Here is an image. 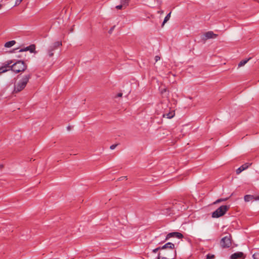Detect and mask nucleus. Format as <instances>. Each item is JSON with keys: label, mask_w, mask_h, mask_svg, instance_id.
I'll use <instances>...</instances> for the list:
<instances>
[{"label": "nucleus", "mask_w": 259, "mask_h": 259, "mask_svg": "<svg viewBox=\"0 0 259 259\" xmlns=\"http://www.w3.org/2000/svg\"><path fill=\"white\" fill-rule=\"evenodd\" d=\"M229 208L227 205H222L212 213V217L218 218L224 215Z\"/></svg>", "instance_id": "nucleus-3"}, {"label": "nucleus", "mask_w": 259, "mask_h": 259, "mask_svg": "<svg viewBox=\"0 0 259 259\" xmlns=\"http://www.w3.org/2000/svg\"><path fill=\"white\" fill-rule=\"evenodd\" d=\"M180 204H176L173 208H175V209H178V210H181V211H183V210H185L186 208H187V206H184L183 205L182 206H180Z\"/></svg>", "instance_id": "nucleus-14"}, {"label": "nucleus", "mask_w": 259, "mask_h": 259, "mask_svg": "<svg viewBox=\"0 0 259 259\" xmlns=\"http://www.w3.org/2000/svg\"><path fill=\"white\" fill-rule=\"evenodd\" d=\"M22 1V0H16L15 4V6L19 5L21 2Z\"/></svg>", "instance_id": "nucleus-27"}, {"label": "nucleus", "mask_w": 259, "mask_h": 259, "mask_svg": "<svg viewBox=\"0 0 259 259\" xmlns=\"http://www.w3.org/2000/svg\"><path fill=\"white\" fill-rule=\"evenodd\" d=\"M243 253L242 252H237L232 254L231 256V259H237L243 257Z\"/></svg>", "instance_id": "nucleus-11"}, {"label": "nucleus", "mask_w": 259, "mask_h": 259, "mask_svg": "<svg viewBox=\"0 0 259 259\" xmlns=\"http://www.w3.org/2000/svg\"><path fill=\"white\" fill-rule=\"evenodd\" d=\"M62 45V42L61 41H58L53 43L51 46H50V48L48 49L49 50H52L54 51L56 50L58 47Z\"/></svg>", "instance_id": "nucleus-13"}, {"label": "nucleus", "mask_w": 259, "mask_h": 259, "mask_svg": "<svg viewBox=\"0 0 259 259\" xmlns=\"http://www.w3.org/2000/svg\"><path fill=\"white\" fill-rule=\"evenodd\" d=\"M161 250V247H158L156 248H155L153 250V252L156 253L158 250Z\"/></svg>", "instance_id": "nucleus-26"}, {"label": "nucleus", "mask_w": 259, "mask_h": 259, "mask_svg": "<svg viewBox=\"0 0 259 259\" xmlns=\"http://www.w3.org/2000/svg\"><path fill=\"white\" fill-rule=\"evenodd\" d=\"M35 49V47L34 45H30L28 47H26L24 49H21L19 52H25V51H29L30 53H33Z\"/></svg>", "instance_id": "nucleus-9"}, {"label": "nucleus", "mask_w": 259, "mask_h": 259, "mask_svg": "<svg viewBox=\"0 0 259 259\" xmlns=\"http://www.w3.org/2000/svg\"><path fill=\"white\" fill-rule=\"evenodd\" d=\"M3 167V165H0V168H2Z\"/></svg>", "instance_id": "nucleus-38"}, {"label": "nucleus", "mask_w": 259, "mask_h": 259, "mask_svg": "<svg viewBox=\"0 0 259 259\" xmlns=\"http://www.w3.org/2000/svg\"><path fill=\"white\" fill-rule=\"evenodd\" d=\"M6 68L7 66H2L0 67V74L8 71Z\"/></svg>", "instance_id": "nucleus-20"}, {"label": "nucleus", "mask_w": 259, "mask_h": 259, "mask_svg": "<svg viewBox=\"0 0 259 259\" xmlns=\"http://www.w3.org/2000/svg\"><path fill=\"white\" fill-rule=\"evenodd\" d=\"M130 0H121V4H123V5H124L125 6H127L128 5V2H129Z\"/></svg>", "instance_id": "nucleus-22"}, {"label": "nucleus", "mask_w": 259, "mask_h": 259, "mask_svg": "<svg viewBox=\"0 0 259 259\" xmlns=\"http://www.w3.org/2000/svg\"><path fill=\"white\" fill-rule=\"evenodd\" d=\"M124 179H127V177L126 176L121 177L118 179L119 181H122Z\"/></svg>", "instance_id": "nucleus-30"}, {"label": "nucleus", "mask_w": 259, "mask_h": 259, "mask_svg": "<svg viewBox=\"0 0 259 259\" xmlns=\"http://www.w3.org/2000/svg\"><path fill=\"white\" fill-rule=\"evenodd\" d=\"M126 7V6H125L123 4H121V5H118V6H116V8L117 9H122L123 8H125Z\"/></svg>", "instance_id": "nucleus-21"}, {"label": "nucleus", "mask_w": 259, "mask_h": 259, "mask_svg": "<svg viewBox=\"0 0 259 259\" xmlns=\"http://www.w3.org/2000/svg\"><path fill=\"white\" fill-rule=\"evenodd\" d=\"M255 254H254L252 255L253 258L254 259H257V258H256V257H255Z\"/></svg>", "instance_id": "nucleus-34"}, {"label": "nucleus", "mask_w": 259, "mask_h": 259, "mask_svg": "<svg viewBox=\"0 0 259 259\" xmlns=\"http://www.w3.org/2000/svg\"><path fill=\"white\" fill-rule=\"evenodd\" d=\"M221 243L223 247H229L231 245L230 236L223 237L221 240Z\"/></svg>", "instance_id": "nucleus-6"}, {"label": "nucleus", "mask_w": 259, "mask_h": 259, "mask_svg": "<svg viewBox=\"0 0 259 259\" xmlns=\"http://www.w3.org/2000/svg\"><path fill=\"white\" fill-rule=\"evenodd\" d=\"M16 44L15 40H11L5 43V47L6 48H11Z\"/></svg>", "instance_id": "nucleus-16"}, {"label": "nucleus", "mask_w": 259, "mask_h": 259, "mask_svg": "<svg viewBox=\"0 0 259 259\" xmlns=\"http://www.w3.org/2000/svg\"><path fill=\"white\" fill-rule=\"evenodd\" d=\"M122 96V93H118L117 95V97H120Z\"/></svg>", "instance_id": "nucleus-32"}, {"label": "nucleus", "mask_w": 259, "mask_h": 259, "mask_svg": "<svg viewBox=\"0 0 259 259\" xmlns=\"http://www.w3.org/2000/svg\"><path fill=\"white\" fill-rule=\"evenodd\" d=\"M183 235L182 234L179 233V232H172L168 233L165 238V240H166L168 239H169L171 237H175L179 239L183 238Z\"/></svg>", "instance_id": "nucleus-7"}, {"label": "nucleus", "mask_w": 259, "mask_h": 259, "mask_svg": "<svg viewBox=\"0 0 259 259\" xmlns=\"http://www.w3.org/2000/svg\"><path fill=\"white\" fill-rule=\"evenodd\" d=\"M214 255L212 254H207L206 256V259H213Z\"/></svg>", "instance_id": "nucleus-25"}, {"label": "nucleus", "mask_w": 259, "mask_h": 259, "mask_svg": "<svg viewBox=\"0 0 259 259\" xmlns=\"http://www.w3.org/2000/svg\"><path fill=\"white\" fill-rule=\"evenodd\" d=\"M173 211H174V210H172L171 208H166L165 210H163V214H165V215H169Z\"/></svg>", "instance_id": "nucleus-17"}, {"label": "nucleus", "mask_w": 259, "mask_h": 259, "mask_svg": "<svg viewBox=\"0 0 259 259\" xmlns=\"http://www.w3.org/2000/svg\"><path fill=\"white\" fill-rule=\"evenodd\" d=\"M157 12H158V13L162 14H163L164 13V11H162V10H161V11H158Z\"/></svg>", "instance_id": "nucleus-33"}, {"label": "nucleus", "mask_w": 259, "mask_h": 259, "mask_svg": "<svg viewBox=\"0 0 259 259\" xmlns=\"http://www.w3.org/2000/svg\"><path fill=\"white\" fill-rule=\"evenodd\" d=\"M249 164L248 163H246L236 169V174H239L242 171L246 169L249 167Z\"/></svg>", "instance_id": "nucleus-10"}, {"label": "nucleus", "mask_w": 259, "mask_h": 259, "mask_svg": "<svg viewBox=\"0 0 259 259\" xmlns=\"http://www.w3.org/2000/svg\"><path fill=\"white\" fill-rule=\"evenodd\" d=\"M175 111L171 110L170 111H169L168 112H165L164 113H163L162 116L163 117H165L168 119H170L175 116Z\"/></svg>", "instance_id": "nucleus-12"}, {"label": "nucleus", "mask_w": 259, "mask_h": 259, "mask_svg": "<svg viewBox=\"0 0 259 259\" xmlns=\"http://www.w3.org/2000/svg\"><path fill=\"white\" fill-rule=\"evenodd\" d=\"M166 89H163V90H162V91H161V93H163V92H166Z\"/></svg>", "instance_id": "nucleus-35"}, {"label": "nucleus", "mask_w": 259, "mask_h": 259, "mask_svg": "<svg viewBox=\"0 0 259 259\" xmlns=\"http://www.w3.org/2000/svg\"><path fill=\"white\" fill-rule=\"evenodd\" d=\"M244 199L245 202H249L254 199V197L251 195H246L244 196Z\"/></svg>", "instance_id": "nucleus-15"}, {"label": "nucleus", "mask_w": 259, "mask_h": 259, "mask_svg": "<svg viewBox=\"0 0 259 259\" xmlns=\"http://www.w3.org/2000/svg\"><path fill=\"white\" fill-rule=\"evenodd\" d=\"M115 27V26H113V27H112L109 30V33H110V34L112 33V32L113 31V30L114 29Z\"/></svg>", "instance_id": "nucleus-28"}, {"label": "nucleus", "mask_w": 259, "mask_h": 259, "mask_svg": "<svg viewBox=\"0 0 259 259\" xmlns=\"http://www.w3.org/2000/svg\"><path fill=\"white\" fill-rule=\"evenodd\" d=\"M228 199V198H225V199H219L218 200H217L215 202H214V204H216V203H219V202H221L222 201H226Z\"/></svg>", "instance_id": "nucleus-24"}, {"label": "nucleus", "mask_w": 259, "mask_h": 259, "mask_svg": "<svg viewBox=\"0 0 259 259\" xmlns=\"http://www.w3.org/2000/svg\"><path fill=\"white\" fill-rule=\"evenodd\" d=\"M250 59H246V60H242L240 62V63L238 64V66L239 67H241V66H244L249 60Z\"/></svg>", "instance_id": "nucleus-18"}, {"label": "nucleus", "mask_w": 259, "mask_h": 259, "mask_svg": "<svg viewBox=\"0 0 259 259\" xmlns=\"http://www.w3.org/2000/svg\"><path fill=\"white\" fill-rule=\"evenodd\" d=\"M170 14L171 12L169 13L165 17L164 21L162 23V25H164V24L169 19L170 17Z\"/></svg>", "instance_id": "nucleus-19"}, {"label": "nucleus", "mask_w": 259, "mask_h": 259, "mask_svg": "<svg viewBox=\"0 0 259 259\" xmlns=\"http://www.w3.org/2000/svg\"><path fill=\"white\" fill-rule=\"evenodd\" d=\"M12 63V61H11L10 62L8 63V65H10Z\"/></svg>", "instance_id": "nucleus-37"}, {"label": "nucleus", "mask_w": 259, "mask_h": 259, "mask_svg": "<svg viewBox=\"0 0 259 259\" xmlns=\"http://www.w3.org/2000/svg\"><path fill=\"white\" fill-rule=\"evenodd\" d=\"M159 60H160V57H159L158 56H156L155 57V60L156 62H157Z\"/></svg>", "instance_id": "nucleus-31"}, {"label": "nucleus", "mask_w": 259, "mask_h": 259, "mask_svg": "<svg viewBox=\"0 0 259 259\" xmlns=\"http://www.w3.org/2000/svg\"><path fill=\"white\" fill-rule=\"evenodd\" d=\"M67 129H68V131H69V130H70V127L69 126H68L67 127Z\"/></svg>", "instance_id": "nucleus-36"}, {"label": "nucleus", "mask_w": 259, "mask_h": 259, "mask_svg": "<svg viewBox=\"0 0 259 259\" xmlns=\"http://www.w3.org/2000/svg\"><path fill=\"white\" fill-rule=\"evenodd\" d=\"M48 56L51 57H52L54 55L53 51L52 50H48Z\"/></svg>", "instance_id": "nucleus-23"}, {"label": "nucleus", "mask_w": 259, "mask_h": 259, "mask_svg": "<svg viewBox=\"0 0 259 259\" xmlns=\"http://www.w3.org/2000/svg\"><path fill=\"white\" fill-rule=\"evenodd\" d=\"M218 35L214 34L212 31H208L204 33L203 39H207L210 38H214L217 37Z\"/></svg>", "instance_id": "nucleus-8"}, {"label": "nucleus", "mask_w": 259, "mask_h": 259, "mask_svg": "<svg viewBox=\"0 0 259 259\" xmlns=\"http://www.w3.org/2000/svg\"><path fill=\"white\" fill-rule=\"evenodd\" d=\"M2 7V5L1 4H0V9H1Z\"/></svg>", "instance_id": "nucleus-39"}, {"label": "nucleus", "mask_w": 259, "mask_h": 259, "mask_svg": "<svg viewBox=\"0 0 259 259\" xmlns=\"http://www.w3.org/2000/svg\"><path fill=\"white\" fill-rule=\"evenodd\" d=\"M116 146H117L116 144H113V145H112L111 146H110V148L111 150H114L116 148Z\"/></svg>", "instance_id": "nucleus-29"}, {"label": "nucleus", "mask_w": 259, "mask_h": 259, "mask_svg": "<svg viewBox=\"0 0 259 259\" xmlns=\"http://www.w3.org/2000/svg\"><path fill=\"white\" fill-rule=\"evenodd\" d=\"M174 248L175 245L171 242H168L161 247L162 251L167 250L166 249H169L170 250V251H168L169 254L171 253L174 256H175L176 254V251Z\"/></svg>", "instance_id": "nucleus-4"}, {"label": "nucleus", "mask_w": 259, "mask_h": 259, "mask_svg": "<svg viewBox=\"0 0 259 259\" xmlns=\"http://www.w3.org/2000/svg\"><path fill=\"white\" fill-rule=\"evenodd\" d=\"M10 67H11L12 71L17 73L24 71L27 68V66L25 64L23 61L20 60L17 61Z\"/></svg>", "instance_id": "nucleus-2"}, {"label": "nucleus", "mask_w": 259, "mask_h": 259, "mask_svg": "<svg viewBox=\"0 0 259 259\" xmlns=\"http://www.w3.org/2000/svg\"><path fill=\"white\" fill-rule=\"evenodd\" d=\"M31 77L30 74L25 75L15 84L14 92L18 93L23 90Z\"/></svg>", "instance_id": "nucleus-1"}, {"label": "nucleus", "mask_w": 259, "mask_h": 259, "mask_svg": "<svg viewBox=\"0 0 259 259\" xmlns=\"http://www.w3.org/2000/svg\"><path fill=\"white\" fill-rule=\"evenodd\" d=\"M175 256L173 255H170L168 250L161 251L158 253L157 259H170L172 258Z\"/></svg>", "instance_id": "nucleus-5"}]
</instances>
